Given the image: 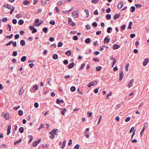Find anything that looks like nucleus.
Instances as JSON below:
<instances>
[{"label": "nucleus", "mask_w": 149, "mask_h": 149, "mask_svg": "<svg viewBox=\"0 0 149 149\" xmlns=\"http://www.w3.org/2000/svg\"><path fill=\"white\" fill-rule=\"evenodd\" d=\"M68 23L69 24L72 25L73 26H74L75 25V24L72 21L71 18L70 17L68 18Z\"/></svg>", "instance_id": "nucleus-1"}, {"label": "nucleus", "mask_w": 149, "mask_h": 149, "mask_svg": "<svg viewBox=\"0 0 149 149\" xmlns=\"http://www.w3.org/2000/svg\"><path fill=\"white\" fill-rule=\"evenodd\" d=\"M110 38H108V37H106L104 39V43H108L109 42Z\"/></svg>", "instance_id": "nucleus-2"}, {"label": "nucleus", "mask_w": 149, "mask_h": 149, "mask_svg": "<svg viewBox=\"0 0 149 149\" xmlns=\"http://www.w3.org/2000/svg\"><path fill=\"white\" fill-rule=\"evenodd\" d=\"M134 81V80L133 79H132L131 80H130L128 84V86L129 88H130L132 86V84Z\"/></svg>", "instance_id": "nucleus-3"}, {"label": "nucleus", "mask_w": 149, "mask_h": 149, "mask_svg": "<svg viewBox=\"0 0 149 149\" xmlns=\"http://www.w3.org/2000/svg\"><path fill=\"white\" fill-rule=\"evenodd\" d=\"M75 65V63L74 62H72L71 64H69L68 66V68L69 69H71L73 68Z\"/></svg>", "instance_id": "nucleus-4"}, {"label": "nucleus", "mask_w": 149, "mask_h": 149, "mask_svg": "<svg viewBox=\"0 0 149 149\" xmlns=\"http://www.w3.org/2000/svg\"><path fill=\"white\" fill-rule=\"evenodd\" d=\"M123 6V2L122 1L120 2L118 5V7L119 9H121Z\"/></svg>", "instance_id": "nucleus-5"}, {"label": "nucleus", "mask_w": 149, "mask_h": 149, "mask_svg": "<svg viewBox=\"0 0 149 149\" xmlns=\"http://www.w3.org/2000/svg\"><path fill=\"white\" fill-rule=\"evenodd\" d=\"M4 118L6 120L9 119L10 117L9 116V114L8 113H6L5 114L4 116Z\"/></svg>", "instance_id": "nucleus-6"}, {"label": "nucleus", "mask_w": 149, "mask_h": 149, "mask_svg": "<svg viewBox=\"0 0 149 149\" xmlns=\"http://www.w3.org/2000/svg\"><path fill=\"white\" fill-rule=\"evenodd\" d=\"M120 16V13H117L114 15L113 19L114 20L116 19Z\"/></svg>", "instance_id": "nucleus-7"}, {"label": "nucleus", "mask_w": 149, "mask_h": 149, "mask_svg": "<svg viewBox=\"0 0 149 149\" xmlns=\"http://www.w3.org/2000/svg\"><path fill=\"white\" fill-rule=\"evenodd\" d=\"M123 71H122L121 72V71H120V74H119V80H121L123 77Z\"/></svg>", "instance_id": "nucleus-8"}, {"label": "nucleus", "mask_w": 149, "mask_h": 149, "mask_svg": "<svg viewBox=\"0 0 149 149\" xmlns=\"http://www.w3.org/2000/svg\"><path fill=\"white\" fill-rule=\"evenodd\" d=\"M148 62V61L147 58H145L143 63V65L144 66H146Z\"/></svg>", "instance_id": "nucleus-9"}, {"label": "nucleus", "mask_w": 149, "mask_h": 149, "mask_svg": "<svg viewBox=\"0 0 149 149\" xmlns=\"http://www.w3.org/2000/svg\"><path fill=\"white\" fill-rule=\"evenodd\" d=\"M64 102V101L62 100H59L58 99H56V103L58 104H59L61 103H63Z\"/></svg>", "instance_id": "nucleus-10"}, {"label": "nucleus", "mask_w": 149, "mask_h": 149, "mask_svg": "<svg viewBox=\"0 0 149 149\" xmlns=\"http://www.w3.org/2000/svg\"><path fill=\"white\" fill-rule=\"evenodd\" d=\"M120 46L117 44H115L114 45L113 47V49H116L119 48L120 47Z\"/></svg>", "instance_id": "nucleus-11"}, {"label": "nucleus", "mask_w": 149, "mask_h": 149, "mask_svg": "<svg viewBox=\"0 0 149 149\" xmlns=\"http://www.w3.org/2000/svg\"><path fill=\"white\" fill-rule=\"evenodd\" d=\"M72 15L73 17H74L76 18L77 17H78V14L75 11L72 13Z\"/></svg>", "instance_id": "nucleus-12"}, {"label": "nucleus", "mask_w": 149, "mask_h": 149, "mask_svg": "<svg viewBox=\"0 0 149 149\" xmlns=\"http://www.w3.org/2000/svg\"><path fill=\"white\" fill-rule=\"evenodd\" d=\"M43 22L44 21L42 20H41L40 21V22L38 23L37 24H35L34 25V26H39L41 25L42 24Z\"/></svg>", "instance_id": "nucleus-13"}, {"label": "nucleus", "mask_w": 149, "mask_h": 149, "mask_svg": "<svg viewBox=\"0 0 149 149\" xmlns=\"http://www.w3.org/2000/svg\"><path fill=\"white\" fill-rule=\"evenodd\" d=\"M71 51L70 50H68L65 52V54L68 56H70L71 55Z\"/></svg>", "instance_id": "nucleus-14"}, {"label": "nucleus", "mask_w": 149, "mask_h": 149, "mask_svg": "<svg viewBox=\"0 0 149 149\" xmlns=\"http://www.w3.org/2000/svg\"><path fill=\"white\" fill-rule=\"evenodd\" d=\"M38 86L37 84H35L33 88V90L34 91H36L38 89Z\"/></svg>", "instance_id": "nucleus-15"}, {"label": "nucleus", "mask_w": 149, "mask_h": 149, "mask_svg": "<svg viewBox=\"0 0 149 149\" xmlns=\"http://www.w3.org/2000/svg\"><path fill=\"white\" fill-rule=\"evenodd\" d=\"M28 137H30V140L28 141V143H30L32 140H33V137L32 135H29L28 136Z\"/></svg>", "instance_id": "nucleus-16"}, {"label": "nucleus", "mask_w": 149, "mask_h": 149, "mask_svg": "<svg viewBox=\"0 0 149 149\" xmlns=\"http://www.w3.org/2000/svg\"><path fill=\"white\" fill-rule=\"evenodd\" d=\"M20 44L22 46H24L25 45V42L24 40H21L20 41Z\"/></svg>", "instance_id": "nucleus-17"}, {"label": "nucleus", "mask_w": 149, "mask_h": 149, "mask_svg": "<svg viewBox=\"0 0 149 149\" xmlns=\"http://www.w3.org/2000/svg\"><path fill=\"white\" fill-rule=\"evenodd\" d=\"M26 59V57L25 56H23L21 58V61L22 62H23L25 61Z\"/></svg>", "instance_id": "nucleus-18"}, {"label": "nucleus", "mask_w": 149, "mask_h": 149, "mask_svg": "<svg viewBox=\"0 0 149 149\" xmlns=\"http://www.w3.org/2000/svg\"><path fill=\"white\" fill-rule=\"evenodd\" d=\"M91 42V39L90 38H87L85 41V42L87 44H88L90 43Z\"/></svg>", "instance_id": "nucleus-19"}, {"label": "nucleus", "mask_w": 149, "mask_h": 149, "mask_svg": "<svg viewBox=\"0 0 149 149\" xmlns=\"http://www.w3.org/2000/svg\"><path fill=\"white\" fill-rule=\"evenodd\" d=\"M23 88H21V89L19 91V94L20 95H21L24 92V90L22 89Z\"/></svg>", "instance_id": "nucleus-20"}, {"label": "nucleus", "mask_w": 149, "mask_h": 149, "mask_svg": "<svg viewBox=\"0 0 149 149\" xmlns=\"http://www.w3.org/2000/svg\"><path fill=\"white\" fill-rule=\"evenodd\" d=\"M4 7L8 9H11V6L9 5L8 4L5 5L4 6Z\"/></svg>", "instance_id": "nucleus-21"}, {"label": "nucleus", "mask_w": 149, "mask_h": 149, "mask_svg": "<svg viewBox=\"0 0 149 149\" xmlns=\"http://www.w3.org/2000/svg\"><path fill=\"white\" fill-rule=\"evenodd\" d=\"M85 65L86 64L85 63H83L81 65V67L79 68V70H83L85 67Z\"/></svg>", "instance_id": "nucleus-22"}, {"label": "nucleus", "mask_w": 149, "mask_h": 149, "mask_svg": "<svg viewBox=\"0 0 149 149\" xmlns=\"http://www.w3.org/2000/svg\"><path fill=\"white\" fill-rule=\"evenodd\" d=\"M52 58L54 59H57L58 58V56L57 54H54L52 56Z\"/></svg>", "instance_id": "nucleus-23"}, {"label": "nucleus", "mask_w": 149, "mask_h": 149, "mask_svg": "<svg viewBox=\"0 0 149 149\" xmlns=\"http://www.w3.org/2000/svg\"><path fill=\"white\" fill-rule=\"evenodd\" d=\"M19 131L21 133H22L24 132V128L23 127H21L19 128Z\"/></svg>", "instance_id": "nucleus-24"}, {"label": "nucleus", "mask_w": 149, "mask_h": 149, "mask_svg": "<svg viewBox=\"0 0 149 149\" xmlns=\"http://www.w3.org/2000/svg\"><path fill=\"white\" fill-rule=\"evenodd\" d=\"M24 21L22 19H20L18 22V24L19 25H22L24 24Z\"/></svg>", "instance_id": "nucleus-25"}, {"label": "nucleus", "mask_w": 149, "mask_h": 149, "mask_svg": "<svg viewBox=\"0 0 149 149\" xmlns=\"http://www.w3.org/2000/svg\"><path fill=\"white\" fill-rule=\"evenodd\" d=\"M130 11L132 12H133L135 11V8L134 6H132L131 7Z\"/></svg>", "instance_id": "nucleus-26"}, {"label": "nucleus", "mask_w": 149, "mask_h": 149, "mask_svg": "<svg viewBox=\"0 0 149 149\" xmlns=\"http://www.w3.org/2000/svg\"><path fill=\"white\" fill-rule=\"evenodd\" d=\"M58 131V130L57 129H54L52 130L51 131L55 135H57L56 134V131Z\"/></svg>", "instance_id": "nucleus-27"}, {"label": "nucleus", "mask_w": 149, "mask_h": 149, "mask_svg": "<svg viewBox=\"0 0 149 149\" xmlns=\"http://www.w3.org/2000/svg\"><path fill=\"white\" fill-rule=\"evenodd\" d=\"M43 31L45 33H47L48 31V28L46 27H44L42 29Z\"/></svg>", "instance_id": "nucleus-28"}, {"label": "nucleus", "mask_w": 149, "mask_h": 149, "mask_svg": "<svg viewBox=\"0 0 149 149\" xmlns=\"http://www.w3.org/2000/svg\"><path fill=\"white\" fill-rule=\"evenodd\" d=\"M106 18L107 20H109L111 18V15L110 14H108L106 16Z\"/></svg>", "instance_id": "nucleus-29"}, {"label": "nucleus", "mask_w": 149, "mask_h": 149, "mask_svg": "<svg viewBox=\"0 0 149 149\" xmlns=\"http://www.w3.org/2000/svg\"><path fill=\"white\" fill-rule=\"evenodd\" d=\"M76 90V88L74 86H72L70 88V90L72 92H74Z\"/></svg>", "instance_id": "nucleus-30"}, {"label": "nucleus", "mask_w": 149, "mask_h": 149, "mask_svg": "<svg viewBox=\"0 0 149 149\" xmlns=\"http://www.w3.org/2000/svg\"><path fill=\"white\" fill-rule=\"evenodd\" d=\"M22 17L23 16L22 15L19 14H16L15 16L18 19L20 17Z\"/></svg>", "instance_id": "nucleus-31"}, {"label": "nucleus", "mask_w": 149, "mask_h": 149, "mask_svg": "<svg viewBox=\"0 0 149 149\" xmlns=\"http://www.w3.org/2000/svg\"><path fill=\"white\" fill-rule=\"evenodd\" d=\"M18 113L19 115L21 116L23 115V112L22 110H19L18 111Z\"/></svg>", "instance_id": "nucleus-32"}, {"label": "nucleus", "mask_w": 149, "mask_h": 149, "mask_svg": "<svg viewBox=\"0 0 149 149\" xmlns=\"http://www.w3.org/2000/svg\"><path fill=\"white\" fill-rule=\"evenodd\" d=\"M102 69V67L101 66H97L96 69V70L97 71H100Z\"/></svg>", "instance_id": "nucleus-33"}, {"label": "nucleus", "mask_w": 149, "mask_h": 149, "mask_svg": "<svg viewBox=\"0 0 149 149\" xmlns=\"http://www.w3.org/2000/svg\"><path fill=\"white\" fill-rule=\"evenodd\" d=\"M66 143V141L65 140H64L63 141V144L62 146V149H63V148L65 147V144Z\"/></svg>", "instance_id": "nucleus-34"}, {"label": "nucleus", "mask_w": 149, "mask_h": 149, "mask_svg": "<svg viewBox=\"0 0 149 149\" xmlns=\"http://www.w3.org/2000/svg\"><path fill=\"white\" fill-rule=\"evenodd\" d=\"M13 40H11L7 43L5 45L6 46H8V45H10L12 44L13 43Z\"/></svg>", "instance_id": "nucleus-35"}, {"label": "nucleus", "mask_w": 149, "mask_h": 149, "mask_svg": "<svg viewBox=\"0 0 149 149\" xmlns=\"http://www.w3.org/2000/svg\"><path fill=\"white\" fill-rule=\"evenodd\" d=\"M84 11L86 13V17H88L89 16V11L87 9H85L84 10Z\"/></svg>", "instance_id": "nucleus-36"}, {"label": "nucleus", "mask_w": 149, "mask_h": 149, "mask_svg": "<svg viewBox=\"0 0 149 149\" xmlns=\"http://www.w3.org/2000/svg\"><path fill=\"white\" fill-rule=\"evenodd\" d=\"M116 61L115 59V58H114V59H113V61L112 64V67H113L114 66L115 63H116Z\"/></svg>", "instance_id": "nucleus-37"}, {"label": "nucleus", "mask_w": 149, "mask_h": 149, "mask_svg": "<svg viewBox=\"0 0 149 149\" xmlns=\"http://www.w3.org/2000/svg\"><path fill=\"white\" fill-rule=\"evenodd\" d=\"M112 29V28L111 27H109L107 28V31L108 33H110L111 32L110 31Z\"/></svg>", "instance_id": "nucleus-38"}, {"label": "nucleus", "mask_w": 149, "mask_h": 149, "mask_svg": "<svg viewBox=\"0 0 149 149\" xmlns=\"http://www.w3.org/2000/svg\"><path fill=\"white\" fill-rule=\"evenodd\" d=\"M42 3V5H44L47 3L46 0H41Z\"/></svg>", "instance_id": "nucleus-39"}, {"label": "nucleus", "mask_w": 149, "mask_h": 149, "mask_svg": "<svg viewBox=\"0 0 149 149\" xmlns=\"http://www.w3.org/2000/svg\"><path fill=\"white\" fill-rule=\"evenodd\" d=\"M132 22H129V26H128V29H132L131 26L132 25Z\"/></svg>", "instance_id": "nucleus-40"}, {"label": "nucleus", "mask_w": 149, "mask_h": 149, "mask_svg": "<svg viewBox=\"0 0 149 149\" xmlns=\"http://www.w3.org/2000/svg\"><path fill=\"white\" fill-rule=\"evenodd\" d=\"M12 22L14 24H16L17 22V20L15 19H13L12 20Z\"/></svg>", "instance_id": "nucleus-41"}, {"label": "nucleus", "mask_w": 149, "mask_h": 149, "mask_svg": "<svg viewBox=\"0 0 149 149\" xmlns=\"http://www.w3.org/2000/svg\"><path fill=\"white\" fill-rule=\"evenodd\" d=\"M39 105V104L37 102H35L34 104V106L36 108H38Z\"/></svg>", "instance_id": "nucleus-42"}, {"label": "nucleus", "mask_w": 149, "mask_h": 149, "mask_svg": "<svg viewBox=\"0 0 149 149\" xmlns=\"http://www.w3.org/2000/svg\"><path fill=\"white\" fill-rule=\"evenodd\" d=\"M135 6L136 8H140L141 7V4H136Z\"/></svg>", "instance_id": "nucleus-43"}, {"label": "nucleus", "mask_w": 149, "mask_h": 149, "mask_svg": "<svg viewBox=\"0 0 149 149\" xmlns=\"http://www.w3.org/2000/svg\"><path fill=\"white\" fill-rule=\"evenodd\" d=\"M15 9V7L14 6H13L12 7L10 13V14H12L13 12L14 11Z\"/></svg>", "instance_id": "nucleus-44"}, {"label": "nucleus", "mask_w": 149, "mask_h": 149, "mask_svg": "<svg viewBox=\"0 0 149 149\" xmlns=\"http://www.w3.org/2000/svg\"><path fill=\"white\" fill-rule=\"evenodd\" d=\"M13 34H11L10 35L7 36H6V38H8L9 39H10L13 37Z\"/></svg>", "instance_id": "nucleus-45"}, {"label": "nucleus", "mask_w": 149, "mask_h": 149, "mask_svg": "<svg viewBox=\"0 0 149 149\" xmlns=\"http://www.w3.org/2000/svg\"><path fill=\"white\" fill-rule=\"evenodd\" d=\"M63 44L61 42H58V47H60L62 46Z\"/></svg>", "instance_id": "nucleus-46"}, {"label": "nucleus", "mask_w": 149, "mask_h": 149, "mask_svg": "<svg viewBox=\"0 0 149 149\" xmlns=\"http://www.w3.org/2000/svg\"><path fill=\"white\" fill-rule=\"evenodd\" d=\"M17 55V52L16 51H14L13 52L12 56H15Z\"/></svg>", "instance_id": "nucleus-47"}, {"label": "nucleus", "mask_w": 149, "mask_h": 149, "mask_svg": "<svg viewBox=\"0 0 149 149\" xmlns=\"http://www.w3.org/2000/svg\"><path fill=\"white\" fill-rule=\"evenodd\" d=\"M126 25L124 24L122 26H121V30L122 31H123L125 30V28L126 27Z\"/></svg>", "instance_id": "nucleus-48"}, {"label": "nucleus", "mask_w": 149, "mask_h": 149, "mask_svg": "<svg viewBox=\"0 0 149 149\" xmlns=\"http://www.w3.org/2000/svg\"><path fill=\"white\" fill-rule=\"evenodd\" d=\"M73 39L74 40H77L78 39V37L77 36H75L73 37Z\"/></svg>", "instance_id": "nucleus-49"}, {"label": "nucleus", "mask_w": 149, "mask_h": 149, "mask_svg": "<svg viewBox=\"0 0 149 149\" xmlns=\"http://www.w3.org/2000/svg\"><path fill=\"white\" fill-rule=\"evenodd\" d=\"M29 1L27 0H25L24 1L23 4L24 5H27V4L29 3Z\"/></svg>", "instance_id": "nucleus-50"}, {"label": "nucleus", "mask_w": 149, "mask_h": 149, "mask_svg": "<svg viewBox=\"0 0 149 149\" xmlns=\"http://www.w3.org/2000/svg\"><path fill=\"white\" fill-rule=\"evenodd\" d=\"M91 26L89 24H87L86 25L85 28L86 29L88 30L91 28Z\"/></svg>", "instance_id": "nucleus-51"}, {"label": "nucleus", "mask_w": 149, "mask_h": 149, "mask_svg": "<svg viewBox=\"0 0 149 149\" xmlns=\"http://www.w3.org/2000/svg\"><path fill=\"white\" fill-rule=\"evenodd\" d=\"M79 147V144H77L74 147V149H78Z\"/></svg>", "instance_id": "nucleus-52"}, {"label": "nucleus", "mask_w": 149, "mask_h": 149, "mask_svg": "<svg viewBox=\"0 0 149 149\" xmlns=\"http://www.w3.org/2000/svg\"><path fill=\"white\" fill-rule=\"evenodd\" d=\"M144 130H145V127H144V126L143 127V129H142L141 132H140L141 136H142L144 132Z\"/></svg>", "instance_id": "nucleus-53"}, {"label": "nucleus", "mask_w": 149, "mask_h": 149, "mask_svg": "<svg viewBox=\"0 0 149 149\" xmlns=\"http://www.w3.org/2000/svg\"><path fill=\"white\" fill-rule=\"evenodd\" d=\"M63 62L65 65H66L68 63V61L67 60H65L63 61Z\"/></svg>", "instance_id": "nucleus-54"}, {"label": "nucleus", "mask_w": 149, "mask_h": 149, "mask_svg": "<svg viewBox=\"0 0 149 149\" xmlns=\"http://www.w3.org/2000/svg\"><path fill=\"white\" fill-rule=\"evenodd\" d=\"M130 119L131 118L130 117H128L125 120V121L126 122H128L130 120Z\"/></svg>", "instance_id": "nucleus-55"}, {"label": "nucleus", "mask_w": 149, "mask_h": 149, "mask_svg": "<svg viewBox=\"0 0 149 149\" xmlns=\"http://www.w3.org/2000/svg\"><path fill=\"white\" fill-rule=\"evenodd\" d=\"M92 25L94 26L95 27H96L97 26V23L95 22L93 23Z\"/></svg>", "instance_id": "nucleus-56"}, {"label": "nucleus", "mask_w": 149, "mask_h": 149, "mask_svg": "<svg viewBox=\"0 0 149 149\" xmlns=\"http://www.w3.org/2000/svg\"><path fill=\"white\" fill-rule=\"evenodd\" d=\"M22 141V139H20L18 141H17L14 143V145H16L17 143L20 142Z\"/></svg>", "instance_id": "nucleus-57"}, {"label": "nucleus", "mask_w": 149, "mask_h": 149, "mask_svg": "<svg viewBox=\"0 0 149 149\" xmlns=\"http://www.w3.org/2000/svg\"><path fill=\"white\" fill-rule=\"evenodd\" d=\"M134 130V127H132L131 129H130V133H132L133 132V131Z\"/></svg>", "instance_id": "nucleus-58"}, {"label": "nucleus", "mask_w": 149, "mask_h": 149, "mask_svg": "<svg viewBox=\"0 0 149 149\" xmlns=\"http://www.w3.org/2000/svg\"><path fill=\"white\" fill-rule=\"evenodd\" d=\"M19 37V34H17L15 35V39H18Z\"/></svg>", "instance_id": "nucleus-59"}, {"label": "nucleus", "mask_w": 149, "mask_h": 149, "mask_svg": "<svg viewBox=\"0 0 149 149\" xmlns=\"http://www.w3.org/2000/svg\"><path fill=\"white\" fill-rule=\"evenodd\" d=\"M7 20V18L5 17L2 19V21L3 22H5Z\"/></svg>", "instance_id": "nucleus-60"}, {"label": "nucleus", "mask_w": 149, "mask_h": 149, "mask_svg": "<svg viewBox=\"0 0 149 149\" xmlns=\"http://www.w3.org/2000/svg\"><path fill=\"white\" fill-rule=\"evenodd\" d=\"M111 9L109 8H108L106 10V12L107 13H109L111 11Z\"/></svg>", "instance_id": "nucleus-61"}, {"label": "nucleus", "mask_w": 149, "mask_h": 149, "mask_svg": "<svg viewBox=\"0 0 149 149\" xmlns=\"http://www.w3.org/2000/svg\"><path fill=\"white\" fill-rule=\"evenodd\" d=\"M72 144V140L71 139L69 140V142L68 143V145L69 146H70Z\"/></svg>", "instance_id": "nucleus-62"}, {"label": "nucleus", "mask_w": 149, "mask_h": 149, "mask_svg": "<svg viewBox=\"0 0 149 149\" xmlns=\"http://www.w3.org/2000/svg\"><path fill=\"white\" fill-rule=\"evenodd\" d=\"M98 1V0H92V2L94 3H97Z\"/></svg>", "instance_id": "nucleus-63"}, {"label": "nucleus", "mask_w": 149, "mask_h": 149, "mask_svg": "<svg viewBox=\"0 0 149 149\" xmlns=\"http://www.w3.org/2000/svg\"><path fill=\"white\" fill-rule=\"evenodd\" d=\"M54 38L52 37H51L49 39V40L50 42L53 41L54 40Z\"/></svg>", "instance_id": "nucleus-64"}]
</instances>
